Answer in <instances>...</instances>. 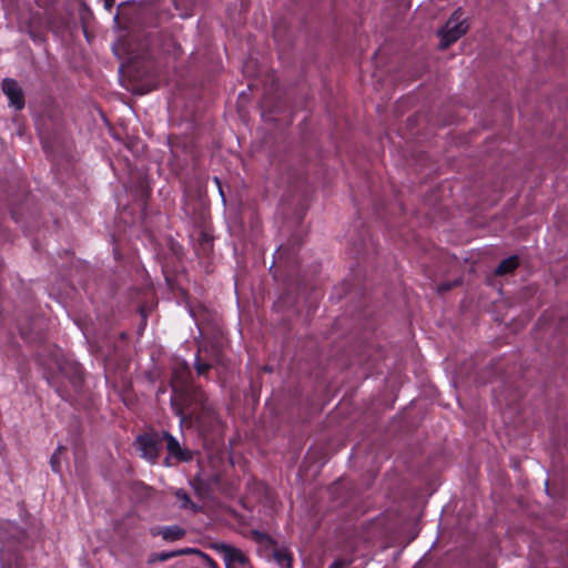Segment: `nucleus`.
Here are the masks:
<instances>
[{"mask_svg": "<svg viewBox=\"0 0 568 568\" xmlns=\"http://www.w3.org/2000/svg\"><path fill=\"white\" fill-rule=\"evenodd\" d=\"M201 486H202L201 480H199V486L194 484V488H195V490L199 493V495H201V494H202V488H201Z\"/></svg>", "mask_w": 568, "mask_h": 568, "instance_id": "17", "label": "nucleus"}, {"mask_svg": "<svg viewBox=\"0 0 568 568\" xmlns=\"http://www.w3.org/2000/svg\"><path fill=\"white\" fill-rule=\"evenodd\" d=\"M67 367L72 372V383L78 385L82 379L81 368L74 363H67L65 366L59 365V368L63 374H65Z\"/></svg>", "mask_w": 568, "mask_h": 568, "instance_id": "12", "label": "nucleus"}, {"mask_svg": "<svg viewBox=\"0 0 568 568\" xmlns=\"http://www.w3.org/2000/svg\"><path fill=\"white\" fill-rule=\"evenodd\" d=\"M223 555L226 568H235V565L244 566L247 557L237 548L222 544L217 547Z\"/></svg>", "mask_w": 568, "mask_h": 568, "instance_id": "6", "label": "nucleus"}, {"mask_svg": "<svg viewBox=\"0 0 568 568\" xmlns=\"http://www.w3.org/2000/svg\"><path fill=\"white\" fill-rule=\"evenodd\" d=\"M105 7L110 10L113 6V0H104Z\"/></svg>", "mask_w": 568, "mask_h": 568, "instance_id": "18", "label": "nucleus"}, {"mask_svg": "<svg viewBox=\"0 0 568 568\" xmlns=\"http://www.w3.org/2000/svg\"><path fill=\"white\" fill-rule=\"evenodd\" d=\"M450 288L449 284H443L438 287L439 292L448 291Z\"/></svg>", "mask_w": 568, "mask_h": 568, "instance_id": "16", "label": "nucleus"}, {"mask_svg": "<svg viewBox=\"0 0 568 568\" xmlns=\"http://www.w3.org/2000/svg\"><path fill=\"white\" fill-rule=\"evenodd\" d=\"M184 535H185L184 529H182L181 527H179L176 525L170 526V527H165L162 530L163 539L170 540V541L179 540V539L183 538Z\"/></svg>", "mask_w": 568, "mask_h": 568, "instance_id": "11", "label": "nucleus"}, {"mask_svg": "<svg viewBox=\"0 0 568 568\" xmlns=\"http://www.w3.org/2000/svg\"><path fill=\"white\" fill-rule=\"evenodd\" d=\"M468 30V24L464 18L462 9L455 10V12L447 20L445 26L437 32L440 42L439 48L446 49L452 43L456 42L462 38Z\"/></svg>", "mask_w": 568, "mask_h": 568, "instance_id": "2", "label": "nucleus"}, {"mask_svg": "<svg viewBox=\"0 0 568 568\" xmlns=\"http://www.w3.org/2000/svg\"><path fill=\"white\" fill-rule=\"evenodd\" d=\"M518 266L517 256H510L508 258L503 260L497 266L495 273L496 275H505L511 273Z\"/></svg>", "mask_w": 568, "mask_h": 568, "instance_id": "10", "label": "nucleus"}, {"mask_svg": "<svg viewBox=\"0 0 568 568\" xmlns=\"http://www.w3.org/2000/svg\"><path fill=\"white\" fill-rule=\"evenodd\" d=\"M63 449L62 446H59L55 450V453L51 456L50 464L53 471L58 473L60 470V459L59 454Z\"/></svg>", "mask_w": 568, "mask_h": 568, "instance_id": "13", "label": "nucleus"}, {"mask_svg": "<svg viewBox=\"0 0 568 568\" xmlns=\"http://www.w3.org/2000/svg\"><path fill=\"white\" fill-rule=\"evenodd\" d=\"M210 368H211L210 364L202 363V362H200L199 358L196 359V362H195V369H196L199 375H205Z\"/></svg>", "mask_w": 568, "mask_h": 568, "instance_id": "14", "label": "nucleus"}, {"mask_svg": "<svg viewBox=\"0 0 568 568\" xmlns=\"http://www.w3.org/2000/svg\"><path fill=\"white\" fill-rule=\"evenodd\" d=\"M175 498L181 503V508L191 509L194 513H199L201 507L193 503L184 489H178L174 493Z\"/></svg>", "mask_w": 568, "mask_h": 568, "instance_id": "9", "label": "nucleus"}, {"mask_svg": "<svg viewBox=\"0 0 568 568\" xmlns=\"http://www.w3.org/2000/svg\"><path fill=\"white\" fill-rule=\"evenodd\" d=\"M189 372L185 371L179 379L178 372L174 373L173 389L174 396L171 398V405L174 413L181 418L183 423L186 417H197L195 409L191 408L193 400H199L203 406V394L201 389H195L187 384Z\"/></svg>", "mask_w": 568, "mask_h": 568, "instance_id": "1", "label": "nucleus"}, {"mask_svg": "<svg viewBox=\"0 0 568 568\" xmlns=\"http://www.w3.org/2000/svg\"><path fill=\"white\" fill-rule=\"evenodd\" d=\"M162 442H166V449L170 456L174 457L179 462H190L193 458V454L191 450L181 447L179 440L171 435L169 432H163L161 434Z\"/></svg>", "mask_w": 568, "mask_h": 568, "instance_id": "4", "label": "nucleus"}, {"mask_svg": "<svg viewBox=\"0 0 568 568\" xmlns=\"http://www.w3.org/2000/svg\"><path fill=\"white\" fill-rule=\"evenodd\" d=\"M275 561L282 567V568H292L293 566V556L288 551L287 548H276L273 552Z\"/></svg>", "mask_w": 568, "mask_h": 568, "instance_id": "8", "label": "nucleus"}, {"mask_svg": "<svg viewBox=\"0 0 568 568\" xmlns=\"http://www.w3.org/2000/svg\"><path fill=\"white\" fill-rule=\"evenodd\" d=\"M343 565H344L343 561L335 560L328 568H342Z\"/></svg>", "mask_w": 568, "mask_h": 568, "instance_id": "15", "label": "nucleus"}, {"mask_svg": "<svg viewBox=\"0 0 568 568\" xmlns=\"http://www.w3.org/2000/svg\"><path fill=\"white\" fill-rule=\"evenodd\" d=\"M141 456L151 463H155L162 447L161 434H144L136 439Z\"/></svg>", "mask_w": 568, "mask_h": 568, "instance_id": "3", "label": "nucleus"}, {"mask_svg": "<svg viewBox=\"0 0 568 568\" xmlns=\"http://www.w3.org/2000/svg\"><path fill=\"white\" fill-rule=\"evenodd\" d=\"M3 93L9 99V104L13 106L16 110H22L24 108V97L23 92L18 84V82L13 79H4L2 82Z\"/></svg>", "mask_w": 568, "mask_h": 568, "instance_id": "5", "label": "nucleus"}, {"mask_svg": "<svg viewBox=\"0 0 568 568\" xmlns=\"http://www.w3.org/2000/svg\"><path fill=\"white\" fill-rule=\"evenodd\" d=\"M192 552H197V554H201L202 552L200 550H196V549H193V548H185V549H180V550H174V551H162V552H154V554H151L149 559H148V562L149 564H154L156 561H165V560H169L171 558H174V557H178V556H182V555H186V554H192ZM203 556L206 558V560L210 562V565L212 567H216L215 562L206 555L203 554Z\"/></svg>", "mask_w": 568, "mask_h": 568, "instance_id": "7", "label": "nucleus"}]
</instances>
